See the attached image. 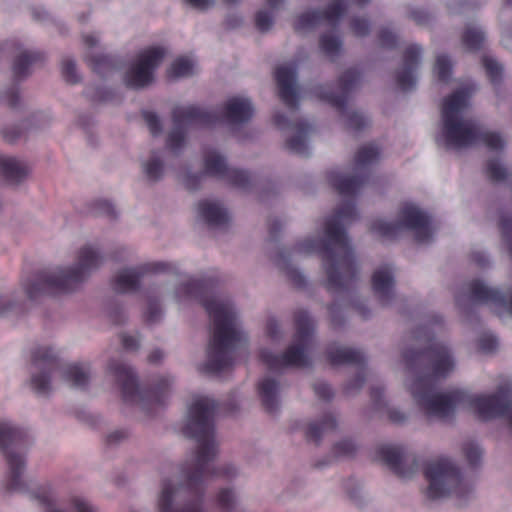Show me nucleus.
<instances>
[{"mask_svg": "<svg viewBox=\"0 0 512 512\" xmlns=\"http://www.w3.org/2000/svg\"><path fill=\"white\" fill-rule=\"evenodd\" d=\"M283 223L280 219L274 218L269 221L268 229L271 238H276L281 231Z\"/></svg>", "mask_w": 512, "mask_h": 512, "instance_id": "62", "label": "nucleus"}, {"mask_svg": "<svg viewBox=\"0 0 512 512\" xmlns=\"http://www.w3.org/2000/svg\"><path fill=\"white\" fill-rule=\"evenodd\" d=\"M214 282L207 279H191L181 285L179 292L197 299L205 308L212 323L213 332L207 347V360L201 371L218 374L233 364L232 350L241 341L236 327V313L229 301H220L212 294Z\"/></svg>", "mask_w": 512, "mask_h": 512, "instance_id": "4", "label": "nucleus"}, {"mask_svg": "<svg viewBox=\"0 0 512 512\" xmlns=\"http://www.w3.org/2000/svg\"><path fill=\"white\" fill-rule=\"evenodd\" d=\"M165 56V49L162 47H150L143 50L125 74V84L130 88H143L154 79V71Z\"/></svg>", "mask_w": 512, "mask_h": 512, "instance_id": "14", "label": "nucleus"}, {"mask_svg": "<svg viewBox=\"0 0 512 512\" xmlns=\"http://www.w3.org/2000/svg\"><path fill=\"white\" fill-rule=\"evenodd\" d=\"M161 307L157 300H151L148 303L147 310L145 312L146 321L154 323L160 319Z\"/></svg>", "mask_w": 512, "mask_h": 512, "instance_id": "53", "label": "nucleus"}, {"mask_svg": "<svg viewBox=\"0 0 512 512\" xmlns=\"http://www.w3.org/2000/svg\"><path fill=\"white\" fill-rule=\"evenodd\" d=\"M71 508H72L73 512H95L94 508L88 502H86L85 500H83L79 497H74L71 500ZM49 512H63V511L59 510V509H55V510H51Z\"/></svg>", "mask_w": 512, "mask_h": 512, "instance_id": "57", "label": "nucleus"}, {"mask_svg": "<svg viewBox=\"0 0 512 512\" xmlns=\"http://www.w3.org/2000/svg\"><path fill=\"white\" fill-rule=\"evenodd\" d=\"M63 379L72 387L83 389L89 381V373L85 366L69 364L63 369Z\"/></svg>", "mask_w": 512, "mask_h": 512, "instance_id": "31", "label": "nucleus"}, {"mask_svg": "<svg viewBox=\"0 0 512 512\" xmlns=\"http://www.w3.org/2000/svg\"><path fill=\"white\" fill-rule=\"evenodd\" d=\"M379 157V147L373 143H370L358 149L354 158V162L357 169H362L378 161Z\"/></svg>", "mask_w": 512, "mask_h": 512, "instance_id": "32", "label": "nucleus"}, {"mask_svg": "<svg viewBox=\"0 0 512 512\" xmlns=\"http://www.w3.org/2000/svg\"><path fill=\"white\" fill-rule=\"evenodd\" d=\"M199 216L209 225L213 227H220L226 225L229 221V216L220 204L208 200H202L198 203Z\"/></svg>", "mask_w": 512, "mask_h": 512, "instance_id": "25", "label": "nucleus"}, {"mask_svg": "<svg viewBox=\"0 0 512 512\" xmlns=\"http://www.w3.org/2000/svg\"><path fill=\"white\" fill-rule=\"evenodd\" d=\"M321 51L327 56H335L340 52L342 42L339 37L331 34H323L319 40Z\"/></svg>", "mask_w": 512, "mask_h": 512, "instance_id": "39", "label": "nucleus"}, {"mask_svg": "<svg viewBox=\"0 0 512 512\" xmlns=\"http://www.w3.org/2000/svg\"><path fill=\"white\" fill-rule=\"evenodd\" d=\"M233 504V492L230 489H221L217 495V505L224 511H230Z\"/></svg>", "mask_w": 512, "mask_h": 512, "instance_id": "49", "label": "nucleus"}, {"mask_svg": "<svg viewBox=\"0 0 512 512\" xmlns=\"http://www.w3.org/2000/svg\"><path fill=\"white\" fill-rule=\"evenodd\" d=\"M204 171L205 174L226 180L230 185L240 189H247L252 181L247 171L229 168L224 157L215 150L206 152Z\"/></svg>", "mask_w": 512, "mask_h": 512, "instance_id": "16", "label": "nucleus"}, {"mask_svg": "<svg viewBox=\"0 0 512 512\" xmlns=\"http://www.w3.org/2000/svg\"><path fill=\"white\" fill-rule=\"evenodd\" d=\"M322 21L321 10H310L300 14L294 22V30L302 32L317 26Z\"/></svg>", "mask_w": 512, "mask_h": 512, "instance_id": "35", "label": "nucleus"}, {"mask_svg": "<svg viewBox=\"0 0 512 512\" xmlns=\"http://www.w3.org/2000/svg\"><path fill=\"white\" fill-rule=\"evenodd\" d=\"M337 427V422L332 414H326L320 422L310 423L306 430V438L318 444L324 433L333 431Z\"/></svg>", "mask_w": 512, "mask_h": 512, "instance_id": "30", "label": "nucleus"}, {"mask_svg": "<svg viewBox=\"0 0 512 512\" xmlns=\"http://www.w3.org/2000/svg\"><path fill=\"white\" fill-rule=\"evenodd\" d=\"M403 360L413 376L410 393L427 417L446 419L463 405L482 420L507 417L512 426V401L507 389L501 388L491 395H471L461 389L436 392L440 381L448 377L455 365L447 345L430 341L423 349H406Z\"/></svg>", "mask_w": 512, "mask_h": 512, "instance_id": "1", "label": "nucleus"}, {"mask_svg": "<svg viewBox=\"0 0 512 512\" xmlns=\"http://www.w3.org/2000/svg\"><path fill=\"white\" fill-rule=\"evenodd\" d=\"M333 451L338 456H351L356 451V446L352 440L345 439L336 443Z\"/></svg>", "mask_w": 512, "mask_h": 512, "instance_id": "51", "label": "nucleus"}, {"mask_svg": "<svg viewBox=\"0 0 512 512\" xmlns=\"http://www.w3.org/2000/svg\"><path fill=\"white\" fill-rule=\"evenodd\" d=\"M203 174H187L184 178V185L189 191H195L200 187Z\"/></svg>", "mask_w": 512, "mask_h": 512, "instance_id": "59", "label": "nucleus"}, {"mask_svg": "<svg viewBox=\"0 0 512 512\" xmlns=\"http://www.w3.org/2000/svg\"><path fill=\"white\" fill-rule=\"evenodd\" d=\"M326 357L331 365L351 364L364 368L366 362L365 356L360 350L335 345L327 348Z\"/></svg>", "mask_w": 512, "mask_h": 512, "instance_id": "24", "label": "nucleus"}, {"mask_svg": "<svg viewBox=\"0 0 512 512\" xmlns=\"http://www.w3.org/2000/svg\"><path fill=\"white\" fill-rule=\"evenodd\" d=\"M360 80V72L356 68H349L339 77L340 91L335 92L328 87L319 86L315 88L316 96L335 107L346 117V125L350 130L359 132L369 124V120L357 111H346L348 94L355 88Z\"/></svg>", "mask_w": 512, "mask_h": 512, "instance_id": "12", "label": "nucleus"}, {"mask_svg": "<svg viewBox=\"0 0 512 512\" xmlns=\"http://www.w3.org/2000/svg\"><path fill=\"white\" fill-rule=\"evenodd\" d=\"M28 443V434L23 429L7 422H0V449L8 465L6 481L7 491L26 490V484L21 479L25 468L24 456L18 451Z\"/></svg>", "mask_w": 512, "mask_h": 512, "instance_id": "9", "label": "nucleus"}, {"mask_svg": "<svg viewBox=\"0 0 512 512\" xmlns=\"http://www.w3.org/2000/svg\"><path fill=\"white\" fill-rule=\"evenodd\" d=\"M467 94L458 90L446 97L442 105L443 136L447 148H467L482 142L490 150L501 151L504 141L497 132L484 131L473 119H461Z\"/></svg>", "mask_w": 512, "mask_h": 512, "instance_id": "5", "label": "nucleus"}, {"mask_svg": "<svg viewBox=\"0 0 512 512\" xmlns=\"http://www.w3.org/2000/svg\"><path fill=\"white\" fill-rule=\"evenodd\" d=\"M29 173L26 164L12 157L0 155V175L10 183L21 182Z\"/></svg>", "mask_w": 512, "mask_h": 512, "instance_id": "27", "label": "nucleus"}, {"mask_svg": "<svg viewBox=\"0 0 512 512\" xmlns=\"http://www.w3.org/2000/svg\"><path fill=\"white\" fill-rule=\"evenodd\" d=\"M194 63L187 57L177 58L167 71L169 78L184 77L193 74Z\"/></svg>", "mask_w": 512, "mask_h": 512, "instance_id": "37", "label": "nucleus"}, {"mask_svg": "<svg viewBox=\"0 0 512 512\" xmlns=\"http://www.w3.org/2000/svg\"><path fill=\"white\" fill-rule=\"evenodd\" d=\"M296 333L294 343L281 354H275L268 349L260 352V360L270 371H279L286 367H307L310 364L307 350L314 331V323L308 312L297 310L294 313Z\"/></svg>", "mask_w": 512, "mask_h": 512, "instance_id": "7", "label": "nucleus"}, {"mask_svg": "<svg viewBox=\"0 0 512 512\" xmlns=\"http://www.w3.org/2000/svg\"><path fill=\"white\" fill-rule=\"evenodd\" d=\"M452 73V63L445 54L438 55L434 65V74L440 82H448Z\"/></svg>", "mask_w": 512, "mask_h": 512, "instance_id": "38", "label": "nucleus"}, {"mask_svg": "<svg viewBox=\"0 0 512 512\" xmlns=\"http://www.w3.org/2000/svg\"><path fill=\"white\" fill-rule=\"evenodd\" d=\"M410 18L415 21L418 25H425L428 23L430 16L424 10H413L410 13Z\"/></svg>", "mask_w": 512, "mask_h": 512, "instance_id": "61", "label": "nucleus"}, {"mask_svg": "<svg viewBox=\"0 0 512 512\" xmlns=\"http://www.w3.org/2000/svg\"><path fill=\"white\" fill-rule=\"evenodd\" d=\"M32 365L39 373L32 375L30 385L38 395H48L51 391L52 374L60 368L59 359L49 347H37L32 352Z\"/></svg>", "mask_w": 512, "mask_h": 512, "instance_id": "15", "label": "nucleus"}, {"mask_svg": "<svg viewBox=\"0 0 512 512\" xmlns=\"http://www.w3.org/2000/svg\"><path fill=\"white\" fill-rule=\"evenodd\" d=\"M463 453L465 455L466 460L471 466H477L479 464L482 456V451L477 444L473 442H468L464 444Z\"/></svg>", "mask_w": 512, "mask_h": 512, "instance_id": "45", "label": "nucleus"}, {"mask_svg": "<svg viewBox=\"0 0 512 512\" xmlns=\"http://www.w3.org/2000/svg\"><path fill=\"white\" fill-rule=\"evenodd\" d=\"M388 418L391 422L400 424V423L404 422V420L406 419V416L404 413H402L401 411H399L397 409H390L388 411Z\"/></svg>", "mask_w": 512, "mask_h": 512, "instance_id": "64", "label": "nucleus"}, {"mask_svg": "<svg viewBox=\"0 0 512 512\" xmlns=\"http://www.w3.org/2000/svg\"><path fill=\"white\" fill-rule=\"evenodd\" d=\"M485 173L489 180L493 182H500L506 179V169L501 165L498 158L489 159L486 164Z\"/></svg>", "mask_w": 512, "mask_h": 512, "instance_id": "41", "label": "nucleus"}, {"mask_svg": "<svg viewBox=\"0 0 512 512\" xmlns=\"http://www.w3.org/2000/svg\"><path fill=\"white\" fill-rule=\"evenodd\" d=\"M217 408V403L205 396L196 397L188 407V419L183 433L198 444L194 462L182 468L185 481L179 487L175 488L170 481H164L158 500L159 512H204L207 481L213 477L229 478L235 475L231 465L221 468L212 465L218 453L213 422Z\"/></svg>", "mask_w": 512, "mask_h": 512, "instance_id": "2", "label": "nucleus"}, {"mask_svg": "<svg viewBox=\"0 0 512 512\" xmlns=\"http://www.w3.org/2000/svg\"><path fill=\"white\" fill-rule=\"evenodd\" d=\"M378 38L381 46L383 47L393 48L396 46V35L393 32H391L388 28L381 29L379 31Z\"/></svg>", "mask_w": 512, "mask_h": 512, "instance_id": "56", "label": "nucleus"}, {"mask_svg": "<svg viewBox=\"0 0 512 512\" xmlns=\"http://www.w3.org/2000/svg\"><path fill=\"white\" fill-rule=\"evenodd\" d=\"M461 41L468 51H478L485 41V34L478 27L467 26L462 34Z\"/></svg>", "mask_w": 512, "mask_h": 512, "instance_id": "33", "label": "nucleus"}, {"mask_svg": "<svg viewBox=\"0 0 512 512\" xmlns=\"http://www.w3.org/2000/svg\"><path fill=\"white\" fill-rule=\"evenodd\" d=\"M278 265L281 267V269L284 271L286 277L290 280V282L297 288H302L305 286L306 280L305 277L302 275V273L295 267L288 265V264H281L280 262Z\"/></svg>", "mask_w": 512, "mask_h": 512, "instance_id": "43", "label": "nucleus"}, {"mask_svg": "<svg viewBox=\"0 0 512 512\" xmlns=\"http://www.w3.org/2000/svg\"><path fill=\"white\" fill-rule=\"evenodd\" d=\"M422 49L418 45L408 46L403 53V63L396 72V84L400 90L406 92L416 85L415 72L418 69Z\"/></svg>", "mask_w": 512, "mask_h": 512, "instance_id": "18", "label": "nucleus"}, {"mask_svg": "<svg viewBox=\"0 0 512 512\" xmlns=\"http://www.w3.org/2000/svg\"><path fill=\"white\" fill-rule=\"evenodd\" d=\"M275 80L280 99L289 108L296 109L298 106V97L295 89V69L289 66L278 67L275 70Z\"/></svg>", "mask_w": 512, "mask_h": 512, "instance_id": "21", "label": "nucleus"}, {"mask_svg": "<svg viewBox=\"0 0 512 512\" xmlns=\"http://www.w3.org/2000/svg\"><path fill=\"white\" fill-rule=\"evenodd\" d=\"M14 308V303L6 296H0V316L7 314Z\"/></svg>", "mask_w": 512, "mask_h": 512, "instance_id": "63", "label": "nucleus"}, {"mask_svg": "<svg viewBox=\"0 0 512 512\" xmlns=\"http://www.w3.org/2000/svg\"><path fill=\"white\" fill-rule=\"evenodd\" d=\"M45 56L40 51L21 52L14 60L12 71L14 78L18 81L30 74V68L38 63H42Z\"/></svg>", "mask_w": 512, "mask_h": 512, "instance_id": "26", "label": "nucleus"}, {"mask_svg": "<svg viewBox=\"0 0 512 512\" xmlns=\"http://www.w3.org/2000/svg\"><path fill=\"white\" fill-rule=\"evenodd\" d=\"M62 76L67 83L75 84L78 83L80 78L76 71V65L72 59H64L61 65Z\"/></svg>", "mask_w": 512, "mask_h": 512, "instance_id": "44", "label": "nucleus"}, {"mask_svg": "<svg viewBox=\"0 0 512 512\" xmlns=\"http://www.w3.org/2000/svg\"><path fill=\"white\" fill-rule=\"evenodd\" d=\"M329 181L341 196L353 198L368 181V174L361 171L355 175L346 176L332 172L329 175Z\"/></svg>", "mask_w": 512, "mask_h": 512, "instance_id": "22", "label": "nucleus"}, {"mask_svg": "<svg viewBox=\"0 0 512 512\" xmlns=\"http://www.w3.org/2000/svg\"><path fill=\"white\" fill-rule=\"evenodd\" d=\"M3 139L8 143H14L17 141L22 135V129L19 125L4 128L2 131Z\"/></svg>", "mask_w": 512, "mask_h": 512, "instance_id": "58", "label": "nucleus"}, {"mask_svg": "<svg viewBox=\"0 0 512 512\" xmlns=\"http://www.w3.org/2000/svg\"><path fill=\"white\" fill-rule=\"evenodd\" d=\"M86 61L91 69L100 75L117 69L116 60L110 55L87 56Z\"/></svg>", "mask_w": 512, "mask_h": 512, "instance_id": "34", "label": "nucleus"}, {"mask_svg": "<svg viewBox=\"0 0 512 512\" xmlns=\"http://www.w3.org/2000/svg\"><path fill=\"white\" fill-rule=\"evenodd\" d=\"M172 266L165 262L145 263L138 267L129 268L118 273L113 281V288L116 292H133L139 288L140 280L148 274L168 272Z\"/></svg>", "mask_w": 512, "mask_h": 512, "instance_id": "17", "label": "nucleus"}, {"mask_svg": "<svg viewBox=\"0 0 512 512\" xmlns=\"http://www.w3.org/2000/svg\"><path fill=\"white\" fill-rule=\"evenodd\" d=\"M376 458L400 478H410L417 470L416 462L405 467L404 451L400 446L381 445L376 449Z\"/></svg>", "mask_w": 512, "mask_h": 512, "instance_id": "20", "label": "nucleus"}, {"mask_svg": "<svg viewBox=\"0 0 512 512\" xmlns=\"http://www.w3.org/2000/svg\"><path fill=\"white\" fill-rule=\"evenodd\" d=\"M122 346L127 351H135L139 348V339L135 336L123 334L121 336Z\"/></svg>", "mask_w": 512, "mask_h": 512, "instance_id": "60", "label": "nucleus"}, {"mask_svg": "<svg viewBox=\"0 0 512 512\" xmlns=\"http://www.w3.org/2000/svg\"><path fill=\"white\" fill-rule=\"evenodd\" d=\"M109 372L116 378L120 385L122 399L127 403H141L146 405L162 406L165 404L172 385L169 376H162L150 389H141L133 369L126 364L112 360L108 365Z\"/></svg>", "mask_w": 512, "mask_h": 512, "instance_id": "8", "label": "nucleus"}, {"mask_svg": "<svg viewBox=\"0 0 512 512\" xmlns=\"http://www.w3.org/2000/svg\"><path fill=\"white\" fill-rule=\"evenodd\" d=\"M497 344V339L490 334L482 335L478 339V348L485 353H490L496 350Z\"/></svg>", "mask_w": 512, "mask_h": 512, "instance_id": "52", "label": "nucleus"}, {"mask_svg": "<svg viewBox=\"0 0 512 512\" xmlns=\"http://www.w3.org/2000/svg\"><path fill=\"white\" fill-rule=\"evenodd\" d=\"M403 228L412 230L418 243H426L432 239L433 227L430 217L413 204L401 207L397 222L377 219L371 224L372 232L385 239H395Z\"/></svg>", "mask_w": 512, "mask_h": 512, "instance_id": "11", "label": "nucleus"}, {"mask_svg": "<svg viewBox=\"0 0 512 512\" xmlns=\"http://www.w3.org/2000/svg\"><path fill=\"white\" fill-rule=\"evenodd\" d=\"M19 92L16 87H11L0 93V103L14 109L19 104Z\"/></svg>", "mask_w": 512, "mask_h": 512, "instance_id": "48", "label": "nucleus"}, {"mask_svg": "<svg viewBox=\"0 0 512 512\" xmlns=\"http://www.w3.org/2000/svg\"><path fill=\"white\" fill-rule=\"evenodd\" d=\"M486 74L493 84L500 82L502 77V66L493 58L485 56L482 59Z\"/></svg>", "mask_w": 512, "mask_h": 512, "instance_id": "42", "label": "nucleus"}, {"mask_svg": "<svg viewBox=\"0 0 512 512\" xmlns=\"http://www.w3.org/2000/svg\"><path fill=\"white\" fill-rule=\"evenodd\" d=\"M424 476L429 482L426 494L431 500L449 495L462 498L471 491L463 481L459 468L448 458H439L428 463Z\"/></svg>", "mask_w": 512, "mask_h": 512, "instance_id": "10", "label": "nucleus"}, {"mask_svg": "<svg viewBox=\"0 0 512 512\" xmlns=\"http://www.w3.org/2000/svg\"><path fill=\"white\" fill-rule=\"evenodd\" d=\"M205 110L211 113H215L218 116V120L214 125L221 123L224 120L231 124L245 123L251 119L254 112L251 101L242 97L230 98L226 102L222 112H219L215 109Z\"/></svg>", "mask_w": 512, "mask_h": 512, "instance_id": "19", "label": "nucleus"}, {"mask_svg": "<svg viewBox=\"0 0 512 512\" xmlns=\"http://www.w3.org/2000/svg\"><path fill=\"white\" fill-rule=\"evenodd\" d=\"M217 120L218 116L215 113L195 105L175 107L172 111L174 128L167 137V146L172 151L179 150L185 143V127H212Z\"/></svg>", "mask_w": 512, "mask_h": 512, "instance_id": "13", "label": "nucleus"}, {"mask_svg": "<svg viewBox=\"0 0 512 512\" xmlns=\"http://www.w3.org/2000/svg\"><path fill=\"white\" fill-rule=\"evenodd\" d=\"M144 173L150 181H157L161 178L164 165L160 157L153 154L151 159L144 164Z\"/></svg>", "mask_w": 512, "mask_h": 512, "instance_id": "40", "label": "nucleus"}, {"mask_svg": "<svg viewBox=\"0 0 512 512\" xmlns=\"http://www.w3.org/2000/svg\"><path fill=\"white\" fill-rule=\"evenodd\" d=\"M394 278L389 265L377 269L372 275V289L382 305H387L393 298Z\"/></svg>", "mask_w": 512, "mask_h": 512, "instance_id": "23", "label": "nucleus"}, {"mask_svg": "<svg viewBox=\"0 0 512 512\" xmlns=\"http://www.w3.org/2000/svg\"><path fill=\"white\" fill-rule=\"evenodd\" d=\"M293 128L297 130V134L286 141V148L301 156L308 155V145L305 136L310 129L309 124L305 121H299L293 125Z\"/></svg>", "mask_w": 512, "mask_h": 512, "instance_id": "29", "label": "nucleus"}, {"mask_svg": "<svg viewBox=\"0 0 512 512\" xmlns=\"http://www.w3.org/2000/svg\"><path fill=\"white\" fill-rule=\"evenodd\" d=\"M279 384L276 380L266 377L258 384V394L261 399L262 406L268 413H274L278 409V393Z\"/></svg>", "mask_w": 512, "mask_h": 512, "instance_id": "28", "label": "nucleus"}, {"mask_svg": "<svg viewBox=\"0 0 512 512\" xmlns=\"http://www.w3.org/2000/svg\"><path fill=\"white\" fill-rule=\"evenodd\" d=\"M103 261V257L91 245L82 247L78 252L77 263L70 268L55 271H39L24 284L27 297L34 300L42 295H57L75 290L85 278Z\"/></svg>", "mask_w": 512, "mask_h": 512, "instance_id": "6", "label": "nucleus"}, {"mask_svg": "<svg viewBox=\"0 0 512 512\" xmlns=\"http://www.w3.org/2000/svg\"><path fill=\"white\" fill-rule=\"evenodd\" d=\"M273 25V16L270 11L259 10L255 15V26L260 32H267Z\"/></svg>", "mask_w": 512, "mask_h": 512, "instance_id": "46", "label": "nucleus"}, {"mask_svg": "<svg viewBox=\"0 0 512 512\" xmlns=\"http://www.w3.org/2000/svg\"><path fill=\"white\" fill-rule=\"evenodd\" d=\"M142 116L153 136L161 133L162 125L156 113L144 110L142 111Z\"/></svg>", "mask_w": 512, "mask_h": 512, "instance_id": "47", "label": "nucleus"}, {"mask_svg": "<svg viewBox=\"0 0 512 512\" xmlns=\"http://www.w3.org/2000/svg\"><path fill=\"white\" fill-rule=\"evenodd\" d=\"M352 32L359 37L366 36L370 30V24L367 19L364 18H353L350 23Z\"/></svg>", "mask_w": 512, "mask_h": 512, "instance_id": "50", "label": "nucleus"}, {"mask_svg": "<svg viewBox=\"0 0 512 512\" xmlns=\"http://www.w3.org/2000/svg\"><path fill=\"white\" fill-rule=\"evenodd\" d=\"M94 210L96 213L105 215L110 218L116 217V211L113 205L106 200H98L94 204Z\"/></svg>", "mask_w": 512, "mask_h": 512, "instance_id": "55", "label": "nucleus"}, {"mask_svg": "<svg viewBox=\"0 0 512 512\" xmlns=\"http://www.w3.org/2000/svg\"><path fill=\"white\" fill-rule=\"evenodd\" d=\"M357 210L354 201L345 200L325 221L327 239L307 238L297 249L305 253L320 254L327 275L329 292L349 289L357 281L358 268L343 223L355 220Z\"/></svg>", "mask_w": 512, "mask_h": 512, "instance_id": "3", "label": "nucleus"}, {"mask_svg": "<svg viewBox=\"0 0 512 512\" xmlns=\"http://www.w3.org/2000/svg\"><path fill=\"white\" fill-rule=\"evenodd\" d=\"M347 5L343 0H333L323 11L322 20L336 26L339 19L346 13Z\"/></svg>", "mask_w": 512, "mask_h": 512, "instance_id": "36", "label": "nucleus"}, {"mask_svg": "<svg viewBox=\"0 0 512 512\" xmlns=\"http://www.w3.org/2000/svg\"><path fill=\"white\" fill-rule=\"evenodd\" d=\"M316 396L324 401H329L333 397V390L330 385L325 382H317L313 386Z\"/></svg>", "mask_w": 512, "mask_h": 512, "instance_id": "54", "label": "nucleus"}]
</instances>
